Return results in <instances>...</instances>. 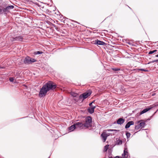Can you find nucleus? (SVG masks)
Returning <instances> with one entry per match:
<instances>
[{
    "label": "nucleus",
    "instance_id": "obj_12",
    "mask_svg": "<svg viewBox=\"0 0 158 158\" xmlns=\"http://www.w3.org/2000/svg\"><path fill=\"white\" fill-rule=\"evenodd\" d=\"M125 121V120L122 118H119L117 121V123L118 124L121 125L123 124Z\"/></svg>",
    "mask_w": 158,
    "mask_h": 158
},
{
    "label": "nucleus",
    "instance_id": "obj_3",
    "mask_svg": "<svg viewBox=\"0 0 158 158\" xmlns=\"http://www.w3.org/2000/svg\"><path fill=\"white\" fill-rule=\"evenodd\" d=\"M92 119L91 117L88 116L85 119V123L83 124L84 127L88 128L91 126Z\"/></svg>",
    "mask_w": 158,
    "mask_h": 158
},
{
    "label": "nucleus",
    "instance_id": "obj_27",
    "mask_svg": "<svg viewBox=\"0 0 158 158\" xmlns=\"http://www.w3.org/2000/svg\"><path fill=\"white\" fill-rule=\"evenodd\" d=\"M140 71L143 72H148V70L143 69H140Z\"/></svg>",
    "mask_w": 158,
    "mask_h": 158
},
{
    "label": "nucleus",
    "instance_id": "obj_15",
    "mask_svg": "<svg viewBox=\"0 0 158 158\" xmlns=\"http://www.w3.org/2000/svg\"><path fill=\"white\" fill-rule=\"evenodd\" d=\"M151 108H148L144 109L143 110L140 112V114H142L144 113H146V112L150 110Z\"/></svg>",
    "mask_w": 158,
    "mask_h": 158
},
{
    "label": "nucleus",
    "instance_id": "obj_13",
    "mask_svg": "<svg viewBox=\"0 0 158 158\" xmlns=\"http://www.w3.org/2000/svg\"><path fill=\"white\" fill-rule=\"evenodd\" d=\"M95 44H96L99 45H103L105 44V43L103 41H102L98 40H96L95 41Z\"/></svg>",
    "mask_w": 158,
    "mask_h": 158
},
{
    "label": "nucleus",
    "instance_id": "obj_10",
    "mask_svg": "<svg viewBox=\"0 0 158 158\" xmlns=\"http://www.w3.org/2000/svg\"><path fill=\"white\" fill-rule=\"evenodd\" d=\"M95 107V106H93L91 107H89L87 109L88 112L90 114H93L94 112Z\"/></svg>",
    "mask_w": 158,
    "mask_h": 158
},
{
    "label": "nucleus",
    "instance_id": "obj_18",
    "mask_svg": "<svg viewBox=\"0 0 158 158\" xmlns=\"http://www.w3.org/2000/svg\"><path fill=\"white\" fill-rule=\"evenodd\" d=\"M4 8H0V14H2L4 13L5 14H6L5 12L4 11Z\"/></svg>",
    "mask_w": 158,
    "mask_h": 158
},
{
    "label": "nucleus",
    "instance_id": "obj_16",
    "mask_svg": "<svg viewBox=\"0 0 158 158\" xmlns=\"http://www.w3.org/2000/svg\"><path fill=\"white\" fill-rule=\"evenodd\" d=\"M139 127H141V128H143L144 127L145 125V122H141L140 123L139 125Z\"/></svg>",
    "mask_w": 158,
    "mask_h": 158
},
{
    "label": "nucleus",
    "instance_id": "obj_31",
    "mask_svg": "<svg viewBox=\"0 0 158 158\" xmlns=\"http://www.w3.org/2000/svg\"><path fill=\"white\" fill-rule=\"evenodd\" d=\"M93 102H91V103H90L89 104V106H91L92 105V104L93 103Z\"/></svg>",
    "mask_w": 158,
    "mask_h": 158
},
{
    "label": "nucleus",
    "instance_id": "obj_4",
    "mask_svg": "<svg viewBox=\"0 0 158 158\" xmlns=\"http://www.w3.org/2000/svg\"><path fill=\"white\" fill-rule=\"evenodd\" d=\"M92 92L91 90H89L86 92L82 94L79 96V99H82V98L83 99L88 98L91 94Z\"/></svg>",
    "mask_w": 158,
    "mask_h": 158
},
{
    "label": "nucleus",
    "instance_id": "obj_29",
    "mask_svg": "<svg viewBox=\"0 0 158 158\" xmlns=\"http://www.w3.org/2000/svg\"><path fill=\"white\" fill-rule=\"evenodd\" d=\"M14 79L13 77H10L9 78V80L11 82H13L14 81Z\"/></svg>",
    "mask_w": 158,
    "mask_h": 158
},
{
    "label": "nucleus",
    "instance_id": "obj_11",
    "mask_svg": "<svg viewBox=\"0 0 158 158\" xmlns=\"http://www.w3.org/2000/svg\"><path fill=\"white\" fill-rule=\"evenodd\" d=\"M134 122L133 121L129 122L126 125L125 128L126 129L130 127V126L133 125Z\"/></svg>",
    "mask_w": 158,
    "mask_h": 158
},
{
    "label": "nucleus",
    "instance_id": "obj_6",
    "mask_svg": "<svg viewBox=\"0 0 158 158\" xmlns=\"http://www.w3.org/2000/svg\"><path fill=\"white\" fill-rule=\"evenodd\" d=\"M14 7V6L13 5L9 6H6V8H4V11L5 12L6 14L10 12V10L13 9Z\"/></svg>",
    "mask_w": 158,
    "mask_h": 158
},
{
    "label": "nucleus",
    "instance_id": "obj_14",
    "mask_svg": "<svg viewBox=\"0 0 158 158\" xmlns=\"http://www.w3.org/2000/svg\"><path fill=\"white\" fill-rule=\"evenodd\" d=\"M76 128V127L75 123L73 125L69 127V130L70 131H73Z\"/></svg>",
    "mask_w": 158,
    "mask_h": 158
},
{
    "label": "nucleus",
    "instance_id": "obj_2",
    "mask_svg": "<svg viewBox=\"0 0 158 158\" xmlns=\"http://www.w3.org/2000/svg\"><path fill=\"white\" fill-rule=\"evenodd\" d=\"M36 60L28 56H26L23 61V63L26 64H29L36 61Z\"/></svg>",
    "mask_w": 158,
    "mask_h": 158
},
{
    "label": "nucleus",
    "instance_id": "obj_32",
    "mask_svg": "<svg viewBox=\"0 0 158 158\" xmlns=\"http://www.w3.org/2000/svg\"><path fill=\"white\" fill-rule=\"evenodd\" d=\"M155 56H156V57H158V54L157 55H156Z\"/></svg>",
    "mask_w": 158,
    "mask_h": 158
},
{
    "label": "nucleus",
    "instance_id": "obj_24",
    "mask_svg": "<svg viewBox=\"0 0 158 158\" xmlns=\"http://www.w3.org/2000/svg\"><path fill=\"white\" fill-rule=\"evenodd\" d=\"M112 69L114 71H116L120 70V68H112Z\"/></svg>",
    "mask_w": 158,
    "mask_h": 158
},
{
    "label": "nucleus",
    "instance_id": "obj_19",
    "mask_svg": "<svg viewBox=\"0 0 158 158\" xmlns=\"http://www.w3.org/2000/svg\"><path fill=\"white\" fill-rule=\"evenodd\" d=\"M126 135L127 139H128V138H130V137L131 134L129 132H127L126 133Z\"/></svg>",
    "mask_w": 158,
    "mask_h": 158
},
{
    "label": "nucleus",
    "instance_id": "obj_7",
    "mask_svg": "<svg viewBox=\"0 0 158 158\" xmlns=\"http://www.w3.org/2000/svg\"><path fill=\"white\" fill-rule=\"evenodd\" d=\"M109 135H108L105 132H103L101 135V137L102 139L103 142H105L107 138V137L109 136Z\"/></svg>",
    "mask_w": 158,
    "mask_h": 158
},
{
    "label": "nucleus",
    "instance_id": "obj_8",
    "mask_svg": "<svg viewBox=\"0 0 158 158\" xmlns=\"http://www.w3.org/2000/svg\"><path fill=\"white\" fill-rule=\"evenodd\" d=\"M76 125V128H79L81 129L83 128L84 127V124L81 122H76L75 123Z\"/></svg>",
    "mask_w": 158,
    "mask_h": 158
},
{
    "label": "nucleus",
    "instance_id": "obj_20",
    "mask_svg": "<svg viewBox=\"0 0 158 158\" xmlns=\"http://www.w3.org/2000/svg\"><path fill=\"white\" fill-rule=\"evenodd\" d=\"M109 145H106L104 147V152H106L108 148Z\"/></svg>",
    "mask_w": 158,
    "mask_h": 158
},
{
    "label": "nucleus",
    "instance_id": "obj_30",
    "mask_svg": "<svg viewBox=\"0 0 158 158\" xmlns=\"http://www.w3.org/2000/svg\"><path fill=\"white\" fill-rule=\"evenodd\" d=\"M109 131H116L117 130L115 129H109L108 130Z\"/></svg>",
    "mask_w": 158,
    "mask_h": 158
},
{
    "label": "nucleus",
    "instance_id": "obj_33",
    "mask_svg": "<svg viewBox=\"0 0 158 158\" xmlns=\"http://www.w3.org/2000/svg\"><path fill=\"white\" fill-rule=\"evenodd\" d=\"M3 68V67H0V69Z\"/></svg>",
    "mask_w": 158,
    "mask_h": 158
},
{
    "label": "nucleus",
    "instance_id": "obj_5",
    "mask_svg": "<svg viewBox=\"0 0 158 158\" xmlns=\"http://www.w3.org/2000/svg\"><path fill=\"white\" fill-rule=\"evenodd\" d=\"M23 40V37L22 36H18L15 37H12L10 39V40L12 42H14L15 41H22Z\"/></svg>",
    "mask_w": 158,
    "mask_h": 158
},
{
    "label": "nucleus",
    "instance_id": "obj_17",
    "mask_svg": "<svg viewBox=\"0 0 158 158\" xmlns=\"http://www.w3.org/2000/svg\"><path fill=\"white\" fill-rule=\"evenodd\" d=\"M122 142L120 140H118L116 142V143L118 145H121L122 144Z\"/></svg>",
    "mask_w": 158,
    "mask_h": 158
},
{
    "label": "nucleus",
    "instance_id": "obj_22",
    "mask_svg": "<svg viewBox=\"0 0 158 158\" xmlns=\"http://www.w3.org/2000/svg\"><path fill=\"white\" fill-rule=\"evenodd\" d=\"M156 50H155L152 51H151L149 52L148 54H152L156 52H157Z\"/></svg>",
    "mask_w": 158,
    "mask_h": 158
},
{
    "label": "nucleus",
    "instance_id": "obj_9",
    "mask_svg": "<svg viewBox=\"0 0 158 158\" xmlns=\"http://www.w3.org/2000/svg\"><path fill=\"white\" fill-rule=\"evenodd\" d=\"M127 149L125 148L124 150L123 153L122 154L123 158H127L128 156V153Z\"/></svg>",
    "mask_w": 158,
    "mask_h": 158
},
{
    "label": "nucleus",
    "instance_id": "obj_23",
    "mask_svg": "<svg viewBox=\"0 0 158 158\" xmlns=\"http://www.w3.org/2000/svg\"><path fill=\"white\" fill-rule=\"evenodd\" d=\"M43 53V52L41 51H37L36 52H35V55H38V54H40Z\"/></svg>",
    "mask_w": 158,
    "mask_h": 158
},
{
    "label": "nucleus",
    "instance_id": "obj_25",
    "mask_svg": "<svg viewBox=\"0 0 158 158\" xmlns=\"http://www.w3.org/2000/svg\"><path fill=\"white\" fill-rule=\"evenodd\" d=\"M71 95H72L73 97H76L77 96V94L76 93H71Z\"/></svg>",
    "mask_w": 158,
    "mask_h": 158
},
{
    "label": "nucleus",
    "instance_id": "obj_26",
    "mask_svg": "<svg viewBox=\"0 0 158 158\" xmlns=\"http://www.w3.org/2000/svg\"><path fill=\"white\" fill-rule=\"evenodd\" d=\"M140 128H141V127H139V125L136 126L135 127V129L136 130H138Z\"/></svg>",
    "mask_w": 158,
    "mask_h": 158
},
{
    "label": "nucleus",
    "instance_id": "obj_1",
    "mask_svg": "<svg viewBox=\"0 0 158 158\" xmlns=\"http://www.w3.org/2000/svg\"><path fill=\"white\" fill-rule=\"evenodd\" d=\"M56 87V85L54 84L53 82L48 81L40 89L39 93V97H42L45 96L48 92L55 89Z\"/></svg>",
    "mask_w": 158,
    "mask_h": 158
},
{
    "label": "nucleus",
    "instance_id": "obj_21",
    "mask_svg": "<svg viewBox=\"0 0 158 158\" xmlns=\"http://www.w3.org/2000/svg\"><path fill=\"white\" fill-rule=\"evenodd\" d=\"M158 62V59H157V60H152V61H150V62H149L148 63V64H149L150 63H154V62Z\"/></svg>",
    "mask_w": 158,
    "mask_h": 158
},
{
    "label": "nucleus",
    "instance_id": "obj_28",
    "mask_svg": "<svg viewBox=\"0 0 158 158\" xmlns=\"http://www.w3.org/2000/svg\"><path fill=\"white\" fill-rule=\"evenodd\" d=\"M134 70L135 71V72H139L140 71V69H134Z\"/></svg>",
    "mask_w": 158,
    "mask_h": 158
}]
</instances>
